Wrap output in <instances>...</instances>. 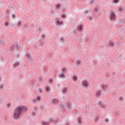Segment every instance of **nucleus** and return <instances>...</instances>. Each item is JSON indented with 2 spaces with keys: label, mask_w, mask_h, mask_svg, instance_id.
<instances>
[{
  "label": "nucleus",
  "mask_w": 125,
  "mask_h": 125,
  "mask_svg": "<svg viewBox=\"0 0 125 125\" xmlns=\"http://www.w3.org/2000/svg\"><path fill=\"white\" fill-rule=\"evenodd\" d=\"M89 2H90V4H93V2H94V0H90Z\"/></svg>",
  "instance_id": "nucleus-37"
},
{
  "label": "nucleus",
  "mask_w": 125,
  "mask_h": 125,
  "mask_svg": "<svg viewBox=\"0 0 125 125\" xmlns=\"http://www.w3.org/2000/svg\"><path fill=\"white\" fill-rule=\"evenodd\" d=\"M78 124H82V118L79 117L78 119Z\"/></svg>",
  "instance_id": "nucleus-26"
},
{
  "label": "nucleus",
  "mask_w": 125,
  "mask_h": 125,
  "mask_svg": "<svg viewBox=\"0 0 125 125\" xmlns=\"http://www.w3.org/2000/svg\"><path fill=\"white\" fill-rule=\"evenodd\" d=\"M83 29V25L82 24L77 26V30L79 32H82Z\"/></svg>",
  "instance_id": "nucleus-5"
},
{
  "label": "nucleus",
  "mask_w": 125,
  "mask_h": 125,
  "mask_svg": "<svg viewBox=\"0 0 125 125\" xmlns=\"http://www.w3.org/2000/svg\"><path fill=\"white\" fill-rule=\"evenodd\" d=\"M45 89L46 92H47L48 93H49L50 92V87H49V86L45 87Z\"/></svg>",
  "instance_id": "nucleus-10"
},
{
  "label": "nucleus",
  "mask_w": 125,
  "mask_h": 125,
  "mask_svg": "<svg viewBox=\"0 0 125 125\" xmlns=\"http://www.w3.org/2000/svg\"><path fill=\"white\" fill-rule=\"evenodd\" d=\"M112 75L114 76V75H116V72H113Z\"/></svg>",
  "instance_id": "nucleus-59"
},
{
  "label": "nucleus",
  "mask_w": 125,
  "mask_h": 125,
  "mask_svg": "<svg viewBox=\"0 0 125 125\" xmlns=\"http://www.w3.org/2000/svg\"><path fill=\"white\" fill-rule=\"evenodd\" d=\"M9 12V11H8V9H7L6 11H5V14H6V15H8Z\"/></svg>",
  "instance_id": "nucleus-44"
},
{
  "label": "nucleus",
  "mask_w": 125,
  "mask_h": 125,
  "mask_svg": "<svg viewBox=\"0 0 125 125\" xmlns=\"http://www.w3.org/2000/svg\"><path fill=\"white\" fill-rule=\"evenodd\" d=\"M102 87L103 89H104V90H105V89H107V85H106L105 84H103L102 86Z\"/></svg>",
  "instance_id": "nucleus-22"
},
{
  "label": "nucleus",
  "mask_w": 125,
  "mask_h": 125,
  "mask_svg": "<svg viewBox=\"0 0 125 125\" xmlns=\"http://www.w3.org/2000/svg\"><path fill=\"white\" fill-rule=\"evenodd\" d=\"M105 122H106V123H108L109 122V119H108V118H106L105 119Z\"/></svg>",
  "instance_id": "nucleus-51"
},
{
  "label": "nucleus",
  "mask_w": 125,
  "mask_h": 125,
  "mask_svg": "<svg viewBox=\"0 0 125 125\" xmlns=\"http://www.w3.org/2000/svg\"><path fill=\"white\" fill-rule=\"evenodd\" d=\"M38 89L39 90V92H40V93H42V89H41V88H39Z\"/></svg>",
  "instance_id": "nucleus-53"
},
{
  "label": "nucleus",
  "mask_w": 125,
  "mask_h": 125,
  "mask_svg": "<svg viewBox=\"0 0 125 125\" xmlns=\"http://www.w3.org/2000/svg\"><path fill=\"white\" fill-rule=\"evenodd\" d=\"M36 100L37 101H40V100H41V96H37L36 98Z\"/></svg>",
  "instance_id": "nucleus-31"
},
{
  "label": "nucleus",
  "mask_w": 125,
  "mask_h": 125,
  "mask_svg": "<svg viewBox=\"0 0 125 125\" xmlns=\"http://www.w3.org/2000/svg\"><path fill=\"white\" fill-rule=\"evenodd\" d=\"M99 11V8H98V7H96L94 9V12H95L96 13H97V12H98Z\"/></svg>",
  "instance_id": "nucleus-24"
},
{
  "label": "nucleus",
  "mask_w": 125,
  "mask_h": 125,
  "mask_svg": "<svg viewBox=\"0 0 125 125\" xmlns=\"http://www.w3.org/2000/svg\"><path fill=\"white\" fill-rule=\"evenodd\" d=\"M62 72H63V73H67V69H66V68L65 67H63L62 69Z\"/></svg>",
  "instance_id": "nucleus-23"
},
{
  "label": "nucleus",
  "mask_w": 125,
  "mask_h": 125,
  "mask_svg": "<svg viewBox=\"0 0 125 125\" xmlns=\"http://www.w3.org/2000/svg\"><path fill=\"white\" fill-rule=\"evenodd\" d=\"M38 31H39V33H41L42 32V28H41L40 27H39L38 29Z\"/></svg>",
  "instance_id": "nucleus-39"
},
{
  "label": "nucleus",
  "mask_w": 125,
  "mask_h": 125,
  "mask_svg": "<svg viewBox=\"0 0 125 125\" xmlns=\"http://www.w3.org/2000/svg\"><path fill=\"white\" fill-rule=\"evenodd\" d=\"M124 10H125V7H120L119 8V11H120V12H123Z\"/></svg>",
  "instance_id": "nucleus-15"
},
{
  "label": "nucleus",
  "mask_w": 125,
  "mask_h": 125,
  "mask_svg": "<svg viewBox=\"0 0 125 125\" xmlns=\"http://www.w3.org/2000/svg\"><path fill=\"white\" fill-rule=\"evenodd\" d=\"M119 59H123V55H120L119 57Z\"/></svg>",
  "instance_id": "nucleus-49"
},
{
  "label": "nucleus",
  "mask_w": 125,
  "mask_h": 125,
  "mask_svg": "<svg viewBox=\"0 0 125 125\" xmlns=\"http://www.w3.org/2000/svg\"><path fill=\"white\" fill-rule=\"evenodd\" d=\"M81 62V61H77L76 62V64L77 65V66H79V65H80Z\"/></svg>",
  "instance_id": "nucleus-28"
},
{
  "label": "nucleus",
  "mask_w": 125,
  "mask_h": 125,
  "mask_svg": "<svg viewBox=\"0 0 125 125\" xmlns=\"http://www.w3.org/2000/svg\"><path fill=\"white\" fill-rule=\"evenodd\" d=\"M61 41L62 42H64V38L63 37H61Z\"/></svg>",
  "instance_id": "nucleus-42"
},
{
  "label": "nucleus",
  "mask_w": 125,
  "mask_h": 125,
  "mask_svg": "<svg viewBox=\"0 0 125 125\" xmlns=\"http://www.w3.org/2000/svg\"><path fill=\"white\" fill-rule=\"evenodd\" d=\"M40 82H42V78H41L40 79Z\"/></svg>",
  "instance_id": "nucleus-60"
},
{
  "label": "nucleus",
  "mask_w": 125,
  "mask_h": 125,
  "mask_svg": "<svg viewBox=\"0 0 125 125\" xmlns=\"http://www.w3.org/2000/svg\"><path fill=\"white\" fill-rule=\"evenodd\" d=\"M33 101L34 103H37V100L36 99H33Z\"/></svg>",
  "instance_id": "nucleus-48"
},
{
  "label": "nucleus",
  "mask_w": 125,
  "mask_h": 125,
  "mask_svg": "<svg viewBox=\"0 0 125 125\" xmlns=\"http://www.w3.org/2000/svg\"><path fill=\"white\" fill-rule=\"evenodd\" d=\"M98 104L99 105H100V107H101L102 108H105V105L103 104H102V103L101 102H98Z\"/></svg>",
  "instance_id": "nucleus-11"
},
{
  "label": "nucleus",
  "mask_w": 125,
  "mask_h": 125,
  "mask_svg": "<svg viewBox=\"0 0 125 125\" xmlns=\"http://www.w3.org/2000/svg\"><path fill=\"white\" fill-rule=\"evenodd\" d=\"M25 56H26V57H28V58H31L32 57V56H31V53L27 52L25 54Z\"/></svg>",
  "instance_id": "nucleus-16"
},
{
  "label": "nucleus",
  "mask_w": 125,
  "mask_h": 125,
  "mask_svg": "<svg viewBox=\"0 0 125 125\" xmlns=\"http://www.w3.org/2000/svg\"><path fill=\"white\" fill-rule=\"evenodd\" d=\"M9 50L11 52H14L15 48L14 46H12V45L9 47Z\"/></svg>",
  "instance_id": "nucleus-13"
},
{
  "label": "nucleus",
  "mask_w": 125,
  "mask_h": 125,
  "mask_svg": "<svg viewBox=\"0 0 125 125\" xmlns=\"http://www.w3.org/2000/svg\"><path fill=\"white\" fill-rule=\"evenodd\" d=\"M120 22H123L124 23H125V19L124 20H121Z\"/></svg>",
  "instance_id": "nucleus-52"
},
{
  "label": "nucleus",
  "mask_w": 125,
  "mask_h": 125,
  "mask_svg": "<svg viewBox=\"0 0 125 125\" xmlns=\"http://www.w3.org/2000/svg\"><path fill=\"white\" fill-rule=\"evenodd\" d=\"M89 20H90V21L92 20V18L91 17H89Z\"/></svg>",
  "instance_id": "nucleus-58"
},
{
  "label": "nucleus",
  "mask_w": 125,
  "mask_h": 125,
  "mask_svg": "<svg viewBox=\"0 0 125 125\" xmlns=\"http://www.w3.org/2000/svg\"><path fill=\"white\" fill-rule=\"evenodd\" d=\"M72 79H73V81H74V82H76V81L78 80V77H77L76 75H74L72 77Z\"/></svg>",
  "instance_id": "nucleus-19"
},
{
  "label": "nucleus",
  "mask_w": 125,
  "mask_h": 125,
  "mask_svg": "<svg viewBox=\"0 0 125 125\" xmlns=\"http://www.w3.org/2000/svg\"><path fill=\"white\" fill-rule=\"evenodd\" d=\"M98 119H99V115L98 114L95 116V123H96V122H97Z\"/></svg>",
  "instance_id": "nucleus-20"
},
{
  "label": "nucleus",
  "mask_w": 125,
  "mask_h": 125,
  "mask_svg": "<svg viewBox=\"0 0 125 125\" xmlns=\"http://www.w3.org/2000/svg\"><path fill=\"white\" fill-rule=\"evenodd\" d=\"M66 107H67V108H68V109H71V104L68 103L66 105Z\"/></svg>",
  "instance_id": "nucleus-27"
},
{
  "label": "nucleus",
  "mask_w": 125,
  "mask_h": 125,
  "mask_svg": "<svg viewBox=\"0 0 125 125\" xmlns=\"http://www.w3.org/2000/svg\"><path fill=\"white\" fill-rule=\"evenodd\" d=\"M23 27H24L25 29H27V28H28V23H26V24H25L23 26Z\"/></svg>",
  "instance_id": "nucleus-36"
},
{
  "label": "nucleus",
  "mask_w": 125,
  "mask_h": 125,
  "mask_svg": "<svg viewBox=\"0 0 125 125\" xmlns=\"http://www.w3.org/2000/svg\"><path fill=\"white\" fill-rule=\"evenodd\" d=\"M32 85H34L35 84V83H32Z\"/></svg>",
  "instance_id": "nucleus-62"
},
{
  "label": "nucleus",
  "mask_w": 125,
  "mask_h": 125,
  "mask_svg": "<svg viewBox=\"0 0 125 125\" xmlns=\"http://www.w3.org/2000/svg\"><path fill=\"white\" fill-rule=\"evenodd\" d=\"M68 89L66 87L63 88L62 90V93H63V94H66V92H68Z\"/></svg>",
  "instance_id": "nucleus-7"
},
{
  "label": "nucleus",
  "mask_w": 125,
  "mask_h": 125,
  "mask_svg": "<svg viewBox=\"0 0 125 125\" xmlns=\"http://www.w3.org/2000/svg\"><path fill=\"white\" fill-rule=\"evenodd\" d=\"M96 96L97 97V98H99V96H100L101 95V92L100 91V90H97L96 92V94H95Z\"/></svg>",
  "instance_id": "nucleus-8"
},
{
  "label": "nucleus",
  "mask_w": 125,
  "mask_h": 125,
  "mask_svg": "<svg viewBox=\"0 0 125 125\" xmlns=\"http://www.w3.org/2000/svg\"><path fill=\"white\" fill-rule=\"evenodd\" d=\"M0 44L3 45L4 46H7V44L5 42V41H2V42L0 43Z\"/></svg>",
  "instance_id": "nucleus-17"
},
{
  "label": "nucleus",
  "mask_w": 125,
  "mask_h": 125,
  "mask_svg": "<svg viewBox=\"0 0 125 125\" xmlns=\"http://www.w3.org/2000/svg\"><path fill=\"white\" fill-rule=\"evenodd\" d=\"M12 45V46L14 47V48H15V49H18V48H19V46L18 45V44H17V43H16V45L14 44Z\"/></svg>",
  "instance_id": "nucleus-14"
},
{
  "label": "nucleus",
  "mask_w": 125,
  "mask_h": 125,
  "mask_svg": "<svg viewBox=\"0 0 125 125\" xmlns=\"http://www.w3.org/2000/svg\"><path fill=\"white\" fill-rule=\"evenodd\" d=\"M19 66V62H17L16 63L13 64V68H16Z\"/></svg>",
  "instance_id": "nucleus-12"
},
{
  "label": "nucleus",
  "mask_w": 125,
  "mask_h": 125,
  "mask_svg": "<svg viewBox=\"0 0 125 125\" xmlns=\"http://www.w3.org/2000/svg\"><path fill=\"white\" fill-rule=\"evenodd\" d=\"M59 77L60 78H65V75L64 74V73L62 72L61 74L59 75Z\"/></svg>",
  "instance_id": "nucleus-18"
},
{
  "label": "nucleus",
  "mask_w": 125,
  "mask_h": 125,
  "mask_svg": "<svg viewBox=\"0 0 125 125\" xmlns=\"http://www.w3.org/2000/svg\"><path fill=\"white\" fill-rule=\"evenodd\" d=\"M111 65V63L110 62H107V65L109 67Z\"/></svg>",
  "instance_id": "nucleus-55"
},
{
  "label": "nucleus",
  "mask_w": 125,
  "mask_h": 125,
  "mask_svg": "<svg viewBox=\"0 0 125 125\" xmlns=\"http://www.w3.org/2000/svg\"><path fill=\"white\" fill-rule=\"evenodd\" d=\"M52 103H57V99H53L52 101Z\"/></svg>",
  "instance_id": "nucleus-25"
},
{
  "label": "nucleus",
  "mask_w": 125,
  "mask_h": 125,
  "mask_svg": "<svg viewBox=\"0 0 125 125\" xmlns=\"http://www.w3.org/2000/svg\"><path fill=\"white\" fill-rule=\"evenodd\" d=\"M7 107H8V108H11V104H7Z\"/></svg>",
  "instance_id": "nucleus-38"
},
{
  "label": "nucleus",
  "mask_w": 125,
  "mask_h": 125,
  "mask_svg": "<svg viewBox=\"0 0 125 125\" xmlns=\"http://www.w3.org/2000/svg\"><path fill=\"white\" fill-rule=\"evenodd\" d=\"M9 25V22H8V21H6L5 22V27H8Z\"/></svg>",
  "instance_id": "nucleus-32"
},
{
  "label": "nucleus",
  "mask_w": 125,
  "mask_h": 125,
  "mask_svg": "<svg viewBox=\"0 0 125 125\" xmlns=\"http://www.w3.org/2000/svg\"><path fill=\"white\" fill-rule=\"evenodd\" d=\"M52 12H53V11H52Z\"/></svg>",
  "instance_id": "nucleus-64"
},
{
  "label": "nucleus",
  "mask_w": 125,
  "mask_h": 125,
  "mask_svg": "<svg viewBox=\"0 0 125 125\" xmlns=\"http://www.w3.org/2000/svg\"><path fill=\"white\" fill-rule=\"evenodd\" d=\"M12 18H16V15H15V14H13L12 15Z\"/></svg>",
  "instance_id": "nucleus-45"
},
{
  "label": "nucleus",
  "mask_w": 125,
  "mask_h": 125,
  "mask_svg": "<svg viewBox=\"0 0 125 125\" xmlns=\"http://www.w3.org/2000/svg\"><path fill=\"white\" fill-rule=\"evenodd\" d=\"M82 85L86 88L88 86V83L86 80H84L82 81Z\"/></svg>",
  "instance_id": "nucleus-4"
},
{
  "label": "nucleus",
  "mask_w": 125,
  "mask_h": 125,
  "mask_svg": "<svg viewBox=\"0 0 125 125\" xmlns=\"http://www.w3.org/2000/svg\"><path fill=\"white\" fill-rule=\"evenodd\" d=\"M87 13H88V11L87 10L85 11V14H87Z\"/></svg>",
  "instance_id": "nucleus-56"
},
{
  "label": "nucleus",
  "mask_w": 125,
  "mask_h": 125,
  "mask_svg": "<svg viewBox=\"0 0 125 125\" xmlns=\"http://www.w3.org/2000/svg\"><path fill=\"white\" fill-rule=\"evenodd\" d=\"M38 44L39 46H43V39H39L38 42Z\"/></svg>",
  "instance_id": "nucleus-6"
},
{
  "label": "nucleus",
  "mask_w": 125,
  "mask_h": 125,
  "mask_svg": "<svg viewBox=\"0 0 125 125\" xmlns=\"http://www.w3.org/2000/svg\"><path fill=\"white\" fill-rule=\"evenodd\" d=\"M36 112L33 111L32 113V116H34V117H36Z\"/></svg>",
  "instance_id": "nucleus-35"
},
{
  "label": "nucleus",
  "mask_w": 125,
  "mask_h": 125,
  "mask_svg": "<svg viewBox=\"0 0 125 125\" xmlns=\"http://www.w3.org/2000/svg\"><path fill=\"white\" fill-rule=\"evenodd\" d=\"M2 42V40H1V39H0V43H1Z\"/></svg>",
  "instance_id": "nucleus-61"
},
{
  "label": "nucleus",
  "mask_w": 125,
  "mask_h": 125,
  "mask_svg": "<svg viewBox=\"0 0 125 125\" xmlns=\"http://www.w3.org/2000/svg\"><path fill=\"white\" fill-rule=\"evenodd\" d=\"M44 1H46V0H43Z\"/></svg>",
  "instance_id": "nucleus-63"
},
{
  "label": "nucleus",
  "mask_w": 125,
  "mask_h": 125,
  "mask_svg": "<svg viewBox=\"0 0 125 125\" xmlns=\"http://www.w3.org/2000/svg\"><path fill=\"white\" fill-rule=\"evenodd\" d=\"M41 37L42 38L43 40L45 38V34H43L42 35Z\"/></svg>",
  "instance_id": "nucleus-34"
},
{
  "label": "nucleus",
  "mask_w": 125,
  "mask_h": 125,
  "mask_svg": "<svg viewBox=\"0 0 125 125\" xmlns=\"http://www.w3.org/2000/svg\"><path fill=\"white\" fill-rule=\"evenodd\" d=\"M3 88V85L0 84V89H2Z\"/></svg>",
  "instance_id": "nucleus-46"
},
{
  "label": "nucleus",
  "mask_w": 125,
  "mask_h": 125,
  "mask_svg": "<svg viewBox=\"0 0 125 125\" xmlns=\"http://www.w3.org/2000/svg\"><path fill=\"white\" fill-rule=\"evenodd\" d=\"M56 7V8H59L60 7V4H57Z\"/></svg>",
  "instance_id": "nucleus-40"
},
{
  "label": "nucleus",
  "mask_w": 125,
  "mask_h": 125,
  "mask_svg": "<svg viewBox=\"0 0 125 125\" xmlns=\"http://www.w3.org/2000/svg\"><path fill=\"white\" fill-rule=\"evenodd\" d=\"M120 1V0H113V3H118Z\"/></svg>",
  "instance_id": "nucleus-30"
},
{
  "label": "nucleus",
  "mask_w": 125,
  "mask_h": 125,
  "mask_svg": "<svg viewBox=\"0 0 125 125\" xmlns=\"http://www.w3.org/2000/svg\"><path fill=\"white\" fill-rule=\"evenodd\" d=\"M31 27H32L33 28H34V27H35V24H34V23H32V24H31Z\"/></svg>",
  "instance_id": "nucleus-54"
},
{
  "label": "nucleus",
  "mask_w": 125,
  "mask_h": 125,
  "mask_svg": "<svg viewBox=\"0 0 125 125\" xmlns=\"http://www.w3.org/2000/svg\"><path fill=\"white\" fill-rule=\"evenodd\" d=\"M109 46H114V42L112 41H109L108 42Z\"/></svg>",
  "instance_id": "nucleus-9"
},
{
  "label": "nucleus",
  "mask_w": 125,
  "mask_h": 125,
  "mask_svg": "<svg viewBox=\"0 0 125 125\" xmlns=\"http://www.w3.org/2000/svg\"><path fill=\"white\" fill-rule=\"evenodd\" d=\"M62 18H66V16L65 14L62 15Z\"/></svg>",
  "instance_id": "nucleus-43"
},
{
  "label": "nucleus",
  "mask_w": 125,
  "mask_h": 125,
  "mask_svg": "<svg viewBox=\"0 0 125 125\" xmlns=\"http://www.w3.org/2000/svg\"><path fill=\"white\" fill-rule=\"evenodd\" d=\"M17 58H19L20 57V55L19 54H18L16 56Z\"/></svg>",
  "instance_id": "nucleus-57"
},
{
  "label": "nucleus",
  "mask_w": 125,
  "mask_h": 125,
  "mask_svg": "<svg viewBox=\"0 0 125 125\" xmlns=\"http://www.w3.org/2000/svg\"><path fill=\"white\" fill-rule=\"evenodd\" d=\"M49 122H50V123H54V122H55V120H54V119H53V118H50V120L49 121Z\"/></svg>",
  "instance_id": "nucleus-29"
},
{
  "label": "nucleus",
  "mask_w": 125,
  "mask_h": 125,
  "mask_svg": "<svg viewBox=\"0 0 125 125\" xmlns=\"http://www.w3.org/2000/svg\"><path fill=\"white\" fill-rule=\"evenodd\" d=\"M42 125H49V123L46 122L45 121H43L42 122Z\"/></svg>",
  "instance_id": "nucleus-21"
},
{
  "label": "nucleus",
  "mask_w": 125,
  "mask_h": 125,
  "mask_svg": "<svg viewBox=\"0 0 125 125\" xmlns=\"http://www.w3.org/2000/svg\"><path fill=\"white\" fill-rule=\"evenodd\" d=\"M61 106L62 109H64V108L65 107V105L64 104H61Z\"/></svg>",
  "instance_id": "nucleus-50"
},
{
  "label": "nucleus",
  "mask_w": 125,
  "mask_h": 125,
  "mask_svg": "<svg viewBox=\"0 0 125 125\" xmlns=\"http://www.w3.org/2000/svg\"><path fill=\"white\" fill-rule=\"evenodd\" d=\"M53 82V79H50L49 80V83H52V82Z\"/></svg>",
  "instance_id": "nucleus-33"
},
{
  "label": "nucleus",
  "mask_w": 125,
  "mask_h": 125,
  "mask_svg": "<svg viewBox=\"0 0 125 125\" xmlns=\"http://www.w3.org/2000/svg\"><path fill=\"white\" fill-rule=\"evenodd\" d=\"M119 100H122V101H124V99H123V97H120Z\"/></svg>",
  "instance_id": "nucleus-47"
},
{
  "label": "nucleus",
  "mask_w": 125,
  "mask_h": 125,
  "mask_svg": "<svg viewBox=\"0 0 125 125\" xmlns=\"http://www.w3.org/2000/svg\"><path fill=\"white\" fill-rule=\"evenodd\" d=\"M109 18L111 21H114L117 19V17L116 16V13L113 10H110V16Z\"/></svg>",
  "instance_id": "nucleus-2"
},
{
  "label": "nucleus",
  "mask_w": 125,
  "mask_h": 125,
  "mask_svg": "<svg viewBox=\"0 0 125 125\" xmlns=\"http://www.w3.org/2000/svg\"><path fill=\"white\" fill-rule=\"evenodd\" d=\"M56 25L57 26H62L63 25V21H60L59 20H57L56 21Z\"/></svg>",
  "instance_id": "nucleus-3"
},
{
  "label": "nucleus",
  "mask_w": 125,
  "mask_h": 125,
  "mask_svg": "<svg viewBox=\"0 0 125 125\" xmlns=\"http://www.w3.org/2000/svg\"><path fill=\"white\" fill-rule=\"evenodd\" d=\"M20 25H21V21H18V22L17 23L18 27H19V26H20Z\"/></svg>",
  "instance_id": "nucleus-41"
},
{
  "label": "nucleus",
  "mask_w": 125,
  "mask_h": 125,
  "mask_svg": "<svg viewBox=\"0 0 125 125\" xmlns=\"http://www.w3.org/2000/svg\"><path fill=\"white\" fill-rule=\"evenodd\" d=\"M28 111V108L25 105H19L14 110L13 113V119L16 120H20L21 119V115L23 113H26Z\"/></svg>",
  "instance_id": "nucleus-1"
}]
</instances>
